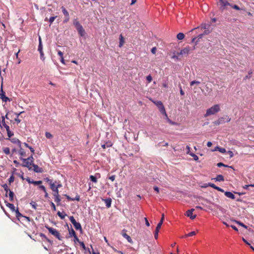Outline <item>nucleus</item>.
Wrapping results in <instances>:
<instances>
[{"label":"nucleus","instance_id":"f257e3e1","mask_svg":"<svg viewBox=\"0 0 254 254\" xmlns=\"http://www.w3.org/2000/svg\"><path fill=\"white\" fill-rule=\"evenodd\" d=\"M220 110V107L219 104H215L210 108L207 109L206 113L204 114V117H207L209 116L214 115L215 114L219 112Z\"/></svg>","mask_w":254,"mask_h":254},{"label":"nucleus","instance_id":"f03ea898","mask_svg":"<svg viewBox=\"0 0 254 254\" xmlns=\"http://www.w3.org/2000/svg\"><path fill=\"white\" fill-rule=\"evenodd\" d=\"M195 45L192 46H187L181 50L180 52H177L178 55H187L195 49Z\"/></svg>","mask_w":254,"mask_h":254},{"label":"nucleus","instance_id":"7ed1b4c3","mask_svg":"<svg viewBox=\"0 0 254 254\" xmlns=\"http://www.w3.org/2000/svg\"><path fill=\"white\" fill-rule=\"evenodd\" d=\"M73 24L75 26L80 36L83 37L85 35V32L82 26L78 21L76 20L73 21Z\"/></svg>","mask_w":254,"mask_h":254},{"label":"nucleus","instance_id":"20e7f679","mask_svg":"<svg viewBox=\"0 0 254 254\" xmlns=\"http://www.w3.org/2000/svg\"><path fill=\"white\" fill-rule=\"evenodd\" d=\"M45 227L48 230L49 232L59 240H62V238L61 237V235L59 231L57 230L56 229L49 227L48 226H46Z\"/></svg>","mask_w":254,"mask_h":254},{"label":"nucleus","instance_id":"39448f33","mask_svg":"<svg viewBox=\"0 0 254 254\" xmlns=\"http://www.w3.org/2000/svg\"><path fill=\"white\" fill-rule=\"evenodd\" d=\"M153 103H154L155 105H156L157 106V107H158V109L159 110V111H160V112L163 115H165L166 117H167V115L166 112L165 107H164L163 103H162V102L160 101H153Z\"/></svg>","mask_w":254,"mask_h":254},{"label":"nucleus","instance_id":"423d86ee","mask_svg":"<svg viewBox=\"0 0 254 254\" xmlns=\"http://www.w3.org/2000/svg\"><path fill=\"white\" fill-rule=\"evenodd\" d=\"M164 219V214H162L161 219L160 220V221L157 224V227H156V229H155V234H154V238H155V239H158L159 231V230H160V228H161V226L162 225V223L163 222Z\"/></svg>","mask_w":254,"mask_h":254},{"label":"nucleus","instance_id":"0eeeda50","mask_svg":"<svg viewBox=\"0 0 254 254\" xmlns=\"http://www.w3.org/2000/svg\"><path fill=\"white\" fill-rule=\"evenodd\" d=\"M225 120H226V122H229L231 120V118H229L228 116H226L224 117H221L219 118L217 120L214 121L213 122V124L215 125H219L220 124H224L225 122Z\"/></svg>","mask_w":254,"mask_h":254},{"label":"nucleus","instance_id":"6e6552de","mask_svg":"<svg viewBox=\"0 0 254 254\" xmlns=\"http://www.w3.org/2000/svg\"><path fill=\"white\" fill-rule=\"evenodd\" d=\"M210 26L206 24H203L201 25V26L198 27L197 28V29H204V31L203 32V33L204 35H208L209 34L211 30L209 28Z\"/></svg>","mask_w":254,"mask_h":254},{"label":"nucleus","instance_id":"1a4fd4ad","mask_svg":"<svg viewBox=\"0 0 254 254\" xmlns=\"http://www.w3.org/2000/svg\"><path fill=\"white\" fill-rule=\"evenodd\" d=\"M0 99L4 102L10 101V99L5 95V92L2 89V84H1V90L0 91Z\"/></svg>","mask_w":254,"mask_h":254},{"label":"nucleus","instance_id":"9d476101","mask_svg":"<svg viewBox=\"0 0 254 254\" xmlns=\"http://www.w3.org/2000/svg\"><path fill=\"white\" fill-rule=\"evenodd\" d=\"M20 159L23 161V164L22 165V166L27 167L29 170L32 169V165L33 164L30 161H27V158H23V157H20Z\"/></svg>","mask_w":254,"mask_h":254},{"label":"nucleus","instance_id":"9b49d317","mask_svg":"<svg viewBox=\"0 0 254 254\" xmlns=\"http://www.w3.org/2000/svg\"><path fill=\"white\" fill-rule=\"evenodd\" d=\"M55 188L53 190H52L54 191V195L55 196V201L59 203L61 201V199L60 198V195L59 194L58 189H57L56 188V185H55Z\"/></svg>","mask_w":254,"mask_h":254},{"label":"nucleus","instance_id":"f8f14e48","mask_svg":"<svg viewBox=\"0 0 254 254\" xmlns=\"http://www.w3.org/2000/svg\"><path fill=\"white\" fill-rule=\"evenodd\" d=\"M194 210V209H191L190 210H188L186 212V215L190 217V219L193 220L194 219L196 218V215H193V212Z\"/></svg>","mask_w":254,"mask_h":254},{"label":"nucleus","instance_id":"ddd939ff","mask_svg":"<svg viewBox=\"0 0 254 254\" xmlns=\"http://www.w3.org/2000/svg\"><path fill=\"white\" fill-rule=\"evenodd\" d=\"M32 169L36 173H42L43 170L42 168L39 167L38 165L33 164L32 165Z\"/></svg>","mask_w":254,"mask_h":254},{"label":"nucleus","instance_id":"4468645a","mask_svg":"<svg viewBox=\"0 0 254 254\" xmlns=\"http://www.w3.org/2000/svg\"><path fill=\"white\" fill-rule=\"evenodd\" d=\"M15 211V215H16V217L18 219H20V218L21 217H23L24 218L26 219L28 221H30V219H29V217H26V216H24L23 215H22L19 212V211L18 210V209H17Z\"/></svg>","mask_w":254,"mask_h":254},{"label":"nucleus","instance_id":"2eb2a0df","mask_svg":"<svg viewBox=\"0 0 254 254\" xmlns=\"http://www.w3.org/2000/svg\"><path fill=\"white\" fill-rule=\"evenodd\" d=\"M10 141L13 143L17 144L18 147H20V146L21 145V143L20 141L16 138H12L10 139Z\"/></svg>","mask_w":254,"mask_h":254},{"label":"nucleus","instance_id":"dca6fc26","mask_svg":"<svg viewBox=\"0 0 254 254\" xmlns=\"http://www.w3.org/2000/svg\"><path fill=\"white\" fill-rule=\"evenodd\" d=\"M45 180L50 184L51 190H53L55 188L54 187L56 184L53 182V180L49 178H46Z\"/></svg>","mask_w":254,"mask_h":254},{"label":"nucleus","instance_id":"f3484780","mask_svg":"<svg viewBox=\"0 0 254 254\" xmlns=\"http://www.w3.org/2000/svg\"><path fill=\"white\" fill-rule=\"evenodd\" d=\"M225 196L227 197L230 198L231 199H234L235 198V195L230 191H225L224 192Z\"/></svg>","mask_w":254,"mask_h":254},{"label":"nucleus","instance_id":"a211bd4d","mask_svg":"<svg viewBox=\"0 0 254 254\" xmlns=\"http://www.w3.org/2000/svg\"><path fill=\"white\" fill-rule=\"evenodd\" d=\"M97 177H98V178H100V174H96L95 176H93V175H91L90 176V179L93 182H94L95 183H96L97 182Z\"/></svg>","mask_w":254,"mask_h":254},{"label":"nucleus","instance_id":"6ab92c4d","mask_svg":"<svg viewBox=\"0 0 254 254\" xmlns=\"http://www.w3.org/2000/svg\"><path fill=\"white\" fill-rule=\"evenodd\" d=\"M204 35L203 33H201L200 34H199V35H198V36L197 37H195L194 38H193L191 40V42H195V45L196 44V43L198 42V41L199 40V39H200L201 38H202V36Z\"/></svg>","mask_w":254,"mask_h":254},{"label":"nucleus","instance_id":"aec40b11","mask_svg":"<svg viewBox=\"0 0 254 254\" xmlns=\"http://www.w3.org/2000/svg\"><path fill=\"white\" fill-rule=\"evenodd\" d=\"M221 5L224 8L227 5H231L226 0H219Z\"/></svg>","mask_w":254,"mask_h":254},{"label":"nucleus","instance_id":"412c9836","mask_svg":"<svg viewBox=\"0 0 254 254\" xmlns=\"http://www.w3.org/2000/svg\"><path fill=\"white\" fill-rule=\"evenodd\" d=\"M104 201L105 202L106 206L108 208H109V207H111V202H112V200H111V198H107V199H104Z\"/></svg>","mask_w":254,"mask_h":254},{"label":"nucleus","instance_id":"4be33fe9","mask_svg":"<svg viewBox=\"0 0 254 254\" xmlns=\"http://www.w3.org/2000/svg\"><path fill=\"white\" fill-rule=\"evenodd\" d=\"M19 147V154L21 156V157H25L26 156V152L24 151V150L21 147V145L20 146V147Z\"/></svg>","mask_w":254,"mask_h":254},{"label":"nucleus","instance_id":"5701e85b","mask_svg":"<svg viewBox=\"0 0 254 254\" xmlns=\"http://www.w3.org/2000/svg\"><path fill=\"white\" fill-rule=\"evenodd\" d=\"M38 50L39 51L40 53L41 57H43L44 56V53L43 52V46L42 43H39Z\"/></svg>","mask_w":254,"mask_h":254},{"label":"nucleus","instance_id":"b1692460","mask_svg":"<svg viewBox=\"0 0 254 254\" xmlns=\"http://www.w3.org/2000/svg\"><path fill=\"white\" fill-rule=\"evenodd\" d=\"M119 39H120L119 47L121 48L123 46V45L125 43V40H124V38L122 34H121L120 35Z\"/></svg>","mask_w":254,"mask_h":254},{"label":"nucleus","instance_id":"393cba45","mask_svg":"<svg viewBox=\"0 0 254 254\" xmlns=\"http://www.w3.org/2000/svg\"><path fill=\"white\" fill-rule=\"evenodd\" d=\"M122 235L123 236L126 238L127 241L129 243H132V239L131 238H130V236H129L126 233H122Z\"/></svg>","mask_w":254,"mask_h":254},{"label":"nucleus","instance_id":"a878e982","mask_svg":"<svg viewBox=\"0 0 254 254\" xmlns=\"http://www.w3.org/2000/svg\"><path fill=\"white\" fill-rule=\"evenodd\" d=\"M216 181L221 182L224 181V177L221 175H218L216 176L215 178L214 179Z\"/></svg>","mask_w":254,"mask_h":254},{"label":"nucleus","instance_id":"bb28decb","mask_svg":"<svg viewBox=\"0 0 254 254\" xmlns=\"http://www.w3.org/2000/svg\"><path fill=\"white\" fill-rule=\"evenodd\" d=\"M6 205L10 209V210L12 211H15V206L13 204H11V203H8V202H6Z\"/></svg>","mask_w":254,"mask_h":254},{"label":"nucleus","instance_id":"cd10ccee","mask_svg":"<svg viewBox=\"0 0 254 254\" xmlns=\"http://www.w3.org/2000/svg\"><path fill=\"white\" fill-rule=\"evenodd\" d=\"M8 191H9L8 196H9V200L11 201H12L14 199V194L13 192L11 190H9Z\"/></svg>","mask_w":254,"mask_h":254},{"label":"nucleus","instance_id":"c85d7f7f","mask_svg":"<svg viewBox=\"0 0 254 254\" xmlns=\"http://www.w3.org/2000/svg\"><path fill=\"white\" fill-rule=\"evenodd\" d=\"M61 8H62V11L64 14V15L65 16V17L69 16L68 11L66 10V9H65V8L64 7L62 6Z\"/></svg>","mask_w":254,"mask_h":254},{"label":"nucleus","instance_id":"c756f323","mask_svg":"<svg viewBox=\"0 0 254 254\" xmlns=\"http://www.w3.org/2000/svg\"><path fill=\"white\" fill-rule=\"evenodd\" d=\"M73 225H74V227L75 228V229H76L77 230H82L81 225L79 223L76 222Z\"/></svg>","mask_w":254,"mask_h":254},{"label":"nucleus","instance_id":"7c9ffc66","mask_svg":"<svg viewBox=\"0 0 254 254\" xmlns=\"http://www.w3.org/2000/svg\"><path fill=\"white\" fill-rule=\"evenodd\" d=\"M177 37L178 40H182L184 38L185 35L183 33H179L177 34Z\"/></svg>","mask_w":254,"mask_h":254},{"label":"nucleus","instance_id":"2f4dec72","mask_svg":"<svg viewBox=\"0 0 254 254\" xmlns=\"http://www.w3.org/2000/svg\"><path fill=\"white\" fill-rule=\"evenodd\" d=\"M3 151L5 154L8 155L10 153V149L8 147H4L3 148Z\"/></svg>","mask_w":254,"mask_h":254},{"label":"nucleus","instance_id":"473e14b6","mask_svg":"<svg viewBox=\"0 0 254 254\" xmlns=\"http://www.w3.org/2000/svg\"><path fill=\"white\" fill-rule=\"evenodd\" d=\"M196 235V232H194V231H192L191 232H190V233L188 234H186L185 237H191V236H194Z\"/></svg>","mask_w":254,"mask_h":254},{"label":"nucleus","instance_id":"72a5a7b5","mask_svg":"<svg viewBox=\"0 0 254 254\" xmlns=\"http://www.w3.org/2000/svg\"><path fill=\"white\" fill-rule=\"evenodd\" d=\"M206 91L207 92V94L209 95H210L211 94L212 91V89L209 88L206 85Z\"/></svg>","mask_w":254,"mask_h":254},{"label":"nucleus","instance_id":"f704fd0d","mask_svg":"<svg viewBox=\"0 0 254 254\" xmlns=\"http://www.w3.org/2000/svg\"><path fill=\"white\" fill-rule=\"evenodd\" d=\"M58 216L62 219H64L65 216H66V214H64L62 212H61L59 211L58 212Z\"/></svg>","mask_w":254,"mask_h":254},{"label":"nucleus","instance_id":"c9c22d12","mask_svg":"<svg viewBox=\"0 0 254 254\" xmlns=\"http://www.w3.org/2000/svg\"><path fill=\"white\" fill-rule=\"evenodd\" d=\"M3 188L4 190L6 192V195H7V193L8 192V191L10 190L8 189V187H7V185L6 184H4L3 186Z\"/></svg>","mask_w":254,"mask_h":254},{"label":"nucleus","instance_id":"e433bc0d","mask_svg":"<svg viewBox=\"0 0 254 254\" xmlns=\"http://www.w3.org/2000/svg\"><path fill=\"white\" fill-rule=\"evenodd\" d=\"M42 183L41 181H33L32 184L34 185H40Z\"/></svg>","mask_w":254,"mask_h":254},{"label":"nucleus","instance_id":"4c0bfd02","mask_svg":"<svg viewBox=\"0 0 254 254\" xmlns=\"http://www.w3.org/2000/svg\"><path fill=\"white\" fill-rule=\"evenodd\" d=\"M190 155L191 157H192L193 159L195 161H197L198 160V156L194 154V153H190Z\"/></svg>","mask_w":254,"mask_h":254},{"label":"nucleus","instance_id":"58836bf2","mask_svg":"<svg viewBox=\"0 0 254 254\" xmlns=\"http://www.w3.org/2000/svg\"><path fill=\"white\" fill-rule=\"evenodd\" d=\"M45 136L47 138H52L53 137V135L49 132H46L45 133Z\"/></svg>","mask_w":254,"mask_h":254},{"label":"nucleus","instance_id":"ea45409f","mask_svg":"<svg viewBox=\"0 0 254 254\" xmlns=\"http://www.w3.org/2000/svg\"><path fill=\"white\" fill-rule=\"evenodd\" d=\"M69 220L73 225H74L77 222L75 219L74 218L73 216H72L69 217Z\"/></svg>","mask_w":254,"mask_h":254},{"label":"nucleus","instance_id":"a19ab883","mask_svg":"<svg viewBox=\"0 0 254 254\" xmlns=\"http://www.w3.org/2000/svg\"><path fill=\"white\" fill-rule=\"evenodd\" d=\"M243 187L244 189L249 190L250 187H254V184H252V185H245Z\"/></svg>","mask_w":254,"mask_h":254},{"label":"nucleus","instance_id":"79ce46f5","mask_svg":"<svg viewBox=\"0 0 254 254\" xmlns=\"http://www.w3.org/2000/svg\"><path fill=\"white\" fill-rule=\"evenodd\" d=\"M200 82L199 81L193 80V81H192L190 82V86H192L194 84H200Z\"/></svg>","mask_w":254,"mask_h":254},{"label":"nucleus","instance_id":"37998d69","mask_svg":"<svg viewBox=\"0 0 254 254\" xmlns=\"http://www.w3.org/2000/svg\"><path fill=\"white\" fill-rule=\"evenodd\" d=\"M1 124L3 126H4L5 125H6V124L5 123V120H4V117H1V121L0 122V126H1Z\"/></svg>","mask_w":254,"mask_h":254},{"label":"nucleus","instance_id":"c03bdc74","mask_svg":"<svg viewBox=\"0 0 254 254\" xmlns=\"http://www.w3.org/2000/svg\"><path fill=\"white\" fill-rule=\"evenodd\" d=\"M180 55H178L177 54V53H174L173 56L172 57V58L174 59L178 60L179 59V56H180Z\"/></svg>","mask_w":254,"mask_h":254},{"label":"nucleus","instance_id":"a18cd8bd","mask_svg":"<svg viewBox=\"0 0 254 254\" xmlns=\"http://www.w3.org/2000/svg\"><path fill=\"white\" fill-rule=\"evenodd\" d=\"M30 205L32 206V208L36 209V206L37 205V203L34 202V201H32L31 203H30Z\"/></svg>","mask_w":254,"mask_h":254},{"label":"nucleus","instance_id":"49530a36","mask_svg":"<svg viewBox=\"0 0 254 254\" xmlns=\"http://www.w3.org/2000/svg\"><path fill=\"white\" fill-rule=\"evenodd\" d=\"M14 180V177L13 175H11L10 178L8 179V182L9 184H11V183L13 182Z\"/></svg>","mask_w":254,"mask_h":254},{"label":"nucleus","instance_id":"de8ad7c7","mask_svg":"<svg viewBox=\"0 0 254 254\" xmlns=\"http://www.w3.org/2000/svg\"><path fill=\"white\" fill-rule=\"evenodd\" d=\"M56 17L57 16H52L50 18L49 21L51 24L54 22Z\"/></svg>","mask_w":254,"mask_h":254},{"label":"nucleus","instance_id":"09e8293b","mask_svg":"<svg viewBox=\"0 0 254 254\" xmlns=\"http://www.w3.org/2000/svg\"><path fill=\"white\" fill-rule=\"evenodd\" d=\"M207 186H209V187H212V188H213L214 189H216V188L217 187L214 184H212V183H208L207 185Z\"/></svg>","mask_w":254,"mask_h":254},{"label":"nucleus","instance_id":"8fccbe9b","mask_svg":"<svg viewBox=\"0 0 254 254\" xmlns=\"http://www.w3.org/2000/svg\"><path fill=\"white\" fill-rule=\"evenodd\" d=\"M253 72L252 70H250L248 72V74L246 76H245V78H246V79H249L251 76V74H252Z\"/></svg>","mask_w":254,"mask_h":254},{"label":"nucleus","instance_id":"3c124183","mask_svg":"<svg viewBox=\"0 0 254 254\" xmlns=\"http://www.w3.org/2000/svg\"><path fill=\"white\" fill-rule=\"evenodd\" d=\"M69 232L71 236H73V237H74L76 235L75 231L72 229H71V230L69 231Z\"/></svg>","mask_w":254,"mask_h":254},{"label":"nucleus","instance_id":"603ef678","mask_svg":"<svg viewBox=\"0 0 254 254\" xmlns=\"http://www.w3.org/2000/svg\"><path fill=\"white\" fill-rule=\"evenodd\" d=\"M27 161H30L31 163H33L34 161V158L33 157V155H31L28 158H27Z\"/></svg>","mask_w":254,"mask_h":254},{"label":"nucleus","instance_id":"864d4df0","mask_svg":"<svg viewBox=\"0 0 254 254\" xmlns=\"http://www.w3.org/2000/svg\"><path fill=\"white\" fill-rule=\"evenodd\" d=\"M231 6L235 9H236V10H240V9H242L241 8H240L237 5H231Z\"/></svg>","mask_w":254,"mask_h":254},{"label":"nucleus","instance_id":"5fc2aeb1","mask_svg":"<svg viewBox=\"0 0 254 254\" xmlns=\"http://www.w3.org/2000/svg\"><path fill=\"white\" fill-rule=\"evenodd\" d=\"M146 80H147L148 83H150V82H151V81L152 80V78L151 76L150 75H148L146 77Z\"/></svg>","mask_w":254,"mask_h":254},{"label":"nucleus","instance_id":"6e6d98bb","mask_svg":"<svg viewBox=\"0 0 254 254\" xmlns=\"http://www.w3.org/2000/svg\"><path fill=\"white\" fill-rule=\"evenodd\" d=\"M217 165L219 167H222V166L226 167H229L228 166L224 164L223 163H221V162L218 163Z\"/></svg>","mask_w":254,"mask_h":254},{"label":"nucleus","instance_id":"4d7b16f0","mask_svg":"<svg viewBox=\"0 0 254 254\" xmlns=\"http://www.w3.org/2000/svg\"><path fill=\"white\" fill-rule=\"evenodd\" d=\"M40 237H41L45 238V239L47 241H48V242H50V240H49L47 238V237L45 236V234H43V233H41V234H40Z\"/></svg>","mask_w":254,"mask_h":254},{"label":"nucleus","instance_id":"13d9d810","mask_svg":"<svg viewBox=\"0 0 254 254\" xmlns=\"http://www.w3.org/2000/svg\"><path fill=\"white\" fill-rule=\"evenodd\" d=\"M7 131V135L9 137H11L13 135V133L12 132H11L10 130H9V131Z\"/></svg>","mask_w":254,"mask_h":254},{"label":"nucleus","instance_id":"bf43d9fd","mask_svg":"<svg viewBox=\"0 0 254 254\" xmlns=\"http://www.w3.org/2000/svg\"><path fill=\"white\" fill-rule=\"evenodd\" d=\"M39 189L42 190L44 192H46V188L44 186L40 185L39 187Z\"/></svg>","mask_w":254,"mask_h":254},{"label":"nucleus","instance_id":"052dcab7","mask_svg":"<svg viewBox=\"0 0 254 254\" xmlns=\"http://www.w3.org/2000/svg\"><path fill=\"white\" fill-rule=\"evenodd\" d=\"M219 151L222 153H224L226 152V150L225 148H221V147H220Z\"/></svg>","mask_w":254,"mask_h":254},{"label":"nucleus","instance_id":"680f3d73","mask_svg":"<svg viewBox=\"0 0 254 254\" xmlns=\"http://www.w3.org/2000/svg\"><path fill=\"white\" fill-rule=\"evenodd\" d=\"M187 153L188 154H189L190 155V153H191L192 152H190V147L189 146H187Z\"/></svg>","mask_w":254,"mask_h":254},{"label":"nucleus","instance_id":"e2e57ef3","mask_svg":"<svg viewBox=\"0 0 254 254\" xmlns=\"http://www.w3.org/2000/svg\"><path fill=\"white\" fill-rule=\"evenodd\" d=\"M227 153L229 155L230 158L233 157L234 156V154H233V152L231 151H228L227 152Z\"/></svg>","mask_w":254,"mask_h":254},{"label":"nucleus","instance_id":"0e129e2a","mask_svg":"<svg viewBox=\"0 0 254 254\" xmlns=\"http://www.w3.org/2000/svg\"><path fill=\"white\" fill-rule=\"evenodd\" d=\"M25 180L29 184H32V182H33V180H31V179L29 177H27V178H26Z\"/></svg>","mask_w":254,"mask_h":254},{"label":"nucleus","instance_id":"69168bd1","mask_svg":"<svg viewBox=\"0 0 254 254\" xmlns=\"http://www.w3.org/2000/svg\"><path fill=\"white\" fill-rule=\"evenodd\" d=\"M55 183L56 184V188H57V189H58L59 188H61L62 187V185L60 183H58L57 184V182H55Z\"/></svg>","mask_w":254,"mask_h":254},{"label":"nucleus","instance_id":"338daca9","mask_svg":"<svg viewBox=\"0 0 254 254\" xmlns=\"http://www.w3.org/2000/svg\"><path fill=\"white\" fill-rule=\"evenodd\" d=\"M69 16H66V17H65V19L64 20V22L66 23L69 21Z\"/></svg>","mask_w":254,"mask_h":254},{"label":"nucleus","instance_id":"774afa93","mask_svg":"<svg viewBox=\"0 0 254 254\" xmlns=\"http://www.w3.org/2000/svg\"><path fill=\"white\" fill-rule=\"evenodd\" d=\"M80 245L84 249H85V246L83 242H79Z\"/></svg>","mask_w":254,"mask_h":254}]
</instances>
